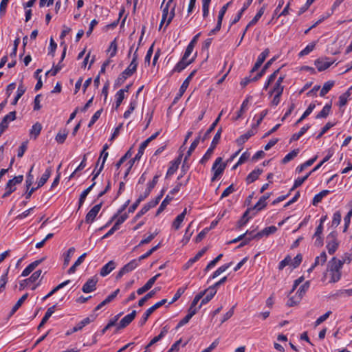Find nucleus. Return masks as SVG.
Returning a JSON list of instances; mask_svg holds the SVG:
<instances>
[{
    "label": "nucleus",
    "mask_w": 352,
    "mask_h": 352,
    "mask_svg": "<svg viewBox=\"0 0 352 352\" xmlns=\"http://www.w3.org/2000/svg\"><path fill=\"white\" fill-rule=\"evenodd\" d=\"M342 268V264L341 260L336 258V257L332 258L327 264V272L324 273L323 279L327 276V274L329 272L330 275L329 283H336L340 278L342 276L341 269Z\"/></svg>",
    "instance_id": "nucleus-1"
},
{
    "label": "nucleus",
    "mask_w": 352,
    "mask_h": 352,
    "mask_svg": "<svg viewBox=\"0 0 352 352\" xmlns=\"http://www.w3.org/2000/svg\"><path fill=\"white\" fill-rule=\"evenodd\" d=\"M316 159H317V156H315L314 157L307 160V162H305L300 166H298L296 168V171L298 173H301L305 168H306L308 166H311L314 163V162L316 160Z\"/></svg>",
    "instance_id": "nucleus-40"
},
{
    "label": "nucleus",
    "mask_w": 352,
    "mask_h": 352,
    "mask_svg": "<svg viewBox=\"0 0 352 352\" xmlns=\"http://www.w3.org/2000/svg\"><path fill=\"white\" fill-rule=\"evenodd\" d=\"M8 270L1 276L0 278V293L4 289L5 286L8 282Z\"/></svg>",
    "instance_id": "nucleus-55"
},
{
    "label": "nucleus",
    "mask_w": 352,
    "mask_h": 352,
    "mask_svg": "<svg viewBox=\"0 0 352 352\" xmlns=\"http://www.w3.org/2000/svg\"><path fill=\"white\" fill-rule=\"evenodd\" d=\"M194 60V57L191 59L186 60L182 58V60L175 65L173 69L174 72H180L182 70L185 69L188 65H190Z\"/></svg>",
    "instance_id": "nucleus-18"
},
{
    "label": "nucleus",
    "mask_w": 352,
    "mask_h": 352,
    "mask_svg": "<svg viewBox=\"0 0 352 352\" xmlns=\"http://www.w3.org/2000/svg\"><path fill=\"white\" fill-rule=\"evenodd\" d=\"M23 179V175L14 177L13 179H10L6 186V192L3 195V198L8 197L11 193L16 190L15 186L22 182Z\"/></svg>",
    "instance_id": "nucleus-4"
},
{
    "label": "nucleus",
    "mask_w": 352,
    "mask_h": 352,
    "mask_svg": "<svg viewBox=\"0 0 352 352\" xmlns=\"http://www.w3.org/2000/svg\"><path fill=\"white\" fill-rule=\"evenodd\" d=\"M349 96H350V93L349 91H347V92L342 94L339 97V106L340 107H343L347 103L348 98L349 97Z\"/></svg>",
    "instance_id": "nucleus-56"
},
{
    "label": "nucleus",
    "mask_w": 352,
    "mask_h": 352,
    "mask_svg": "<svg viewBox=\"0 0 352 352\" xmlns=\"http://www.w3.org/2000/svg\"><path fill=\"white\" fill-rule=\"evenodd\" d=\"M331 314V311H328L327 312H326L324 314H323L322 316H320L315 322V326H318L319 324H320L321 323H322L323 322H324L329 317V316Z\"/></svg>",
    "instance_id": "nucleus-59"
},
{
    "label": "nucleus",
    "mask_w": 352,
    "mask_h": 352,
    "mask_svg": "<svg viewBox=\"0 0 352 352\" xmlns=\"http://www.w3.org/2000/svg\"><path fill=\"white\" fill-rule=\"evenodd\" d=\"M139 265L138 261L136 259H133L129 263L124 265L122 268L119 271L116 276V279H120L124 274L129 273L133 270H135Z\"/></svg>",
    "instance_id": "nucleus-7"
},
{
    "label": "nucleus",
    "mask_w": 352,
    "mask_h": 352,
    "mask_svg": "<svg viewBox=\"0 0 352 352\" xmlns=\"http://www.w3.org/2000/svg\"><path fill=\"white\" fill-rule=\"evenodd\" d=\"M87 254H82L74 263V264L68 270L69 274H73L76 272L77 267H78L85 260Z\"/></svg>",
    "instance_id": "nucleus-28"
},
{
    "label": "nucleus",
    "mask_w": 352,
    "mask_h": 352,
    "mask_svg": "<svg viewBox=\"0 0 352 352\" xmlns=\"http://www.w3.org/2000/svg\"><path fill=\"white\" fill-rule=\"evenodd\" d=\"M41 129V124H39L38 122L35 123L30 129V136L34 137V138L36 139L37 136L40 134Z\"/></svg>",
    "instance_id": "nucleus-29"
},
{
    "label": "nucleus",
    "mask_w": 352,
    "mask_h": 352,
    "mask_svg": "<svg viewBox=\"0 0 352 352\" xmlns=\"http://www.w3.org/2000/svg\"><path fill=\"white\" fill-rule=\"evenodd\" d=\"M253 0H248L247 2H245L244 4H243V8H241V10L239 12V13L237 14V15L235 16V18L233 19V21H232V24H234L236 23H237L240 19L241 18V16L243 14V13L245 12V10L250 6V5L252 3Z\"/></svg>",
    "instance_id": "nucleus-25"
},
{
    "label": "nucleus",
    "mask_w": 352,
    "mask_h": 352,
    "mask_svg": "<svg viewBox=\"0 0 352 352\" xmlns=\"http://www.w3.org/2000/svg\"><path fill=\"white\" fill-rule=\"evenodd\" d=\"M222 256H223L222 254H219L214 259L211 261L208 264V265L206 266L205 270L208 271V270H210L211 268L214 267L216 265V264L218 263V261L222 258Z\"/></svg>",
    "instance_id": "nucleus-61"
},
{
    "label": "nucleus",
    "mask_w": 352,
    "mask_h": 352,
    "mask_svg": "<svg viewBox=\"0 0 352 352\" xmlns=\"http://www.w3.org/2000/svg\"><path fill=\"white\" fill-rule=\"evenodd\" d=\"M181 158H182V155H179L178 159L176 161L171 162V164L169 166L168 171H167V175H172L176 172V170H177V168L179 167V164L180 163Z\"/></svg>",
    "instance_id": "nucleus-26"
},
{
    "label": "nucleus",
    "mask_w": 352,
    "mask_h": 352,
    "mask_svg": "<svg viewBox=\"0 0 352 352\" xmlns=\"http://www.w3.org/2000/svg\"><path fill=\"white\" fill-rule=\"evenodd\" d=\"M330 192L328 190H322L318 194L316 195L313 199V205L316 206L320 203L322 198L327 196Z\"/></svg>",
    "instance_id": "nucleus-30"
},
{
    "label": "nucleus",
    "mask_w": 352,
    "mask_h": 352,
    "mask_svg": "<svg viewBox=\"0 0 352 352\" xmlns=\"http://www.w3.org/2000/svg\"><path fill=\"white\" fill-rule=\"evenodd\" d=\"M195 73H196V70L192 71L190 74V75L186 78V80L183 82V83L179 89V96H178V97L176 98V99L181 97L183 95V94L185 92L186 89H187V87L189 85L190 81L191 80L192 78L193 77V76L195 75Z\"/></svg>",
    "instance_id": "nucleus-17"
},
{
    "label": "nucleus",
    "mask_w": 352,
    "mask_h": 352,
    "mask_svg": "<svg viewBox=\"0 0 352 352\" xmlns=\"http://www.w3.org/2000/svg\"><path fill=\"white\" fill-rule=\"evenodd\" d=\"M222 113H223V111H221L219 113V115L217 117V118L214 120V122L211 124V126L209 127V129L205 133V134H204V137L202 138V141H204L205 140H206L208 138V136L210 134V133H212L214 131L215 126H217V124H218V122L220 120V118H221V116Z\"/></svg>",
    "instance_id": "nucleus-27"
},
{
    "label": "nucleus",
    "mask_w": 352,
    "mask_h": 352,
    "mask_svg": "<svg viewBox=\"0 0 352 352\" xmlns=\"http://www.w3.org/2000/svg\"><path fill=\"white\" fill-rule=\"evenodd\" d=\"M137 66H138V63H134V61H131L130 65L123 72L124 74L127 75L129 77L132 76L133 74V73L136 71Z\"/></svg>",
    "instance_id": "nucleus-33"
},
{
    "label": "nucleus",
    "mask_w": 352,
    "mask_h": 352,
    "mask_svg": "<svg viewBox=\"0 0 352 352\" xmlns=\"http://www.w3.org/2000/svg\"><path fill=\"white\" fill-rule=\"evenodd\" d=\"M214 148L212 147H210L205 155L203 156L201 160H200V163L205 164L212 156L213 153Z\"/></svg>",
    "instance_id": "nucleus-57"
},
{
    "label": "nucleus",
    "mask_w": 352,
    "mask_h": 352,
    "mask_svg": "<svg viewBox=\"0 0 352 352\" xmlns=\"http://www.w3.org/2000/svg\"><path fill=\"white\" fill-rule=\"evenodd\" d=\"M200 135H199L193 142L191 144L188 152H187V155L186 156L185 159H184V162L187 160V158L188 157H189L192 152L195 149V148L197 146L199 142V140H200Z\"/></svg>",
    "instance_id": "nucleus-45"
},
{
    "label": "nucleus",
    "mask_w": 352,
    "mask_h": 352,
    "mask_svg": "<svg viewBox=\"0 0 352 352\" xmlns=\"http://www.w3.org/2000/svg\"><path fill=\"white\" fill-rule=\"evenodd\" d=\"M270 51L268 49L265 50L258 57V59L254 64V66L251 70V73L256 71L263 64L267 56L269 55Z\"/></svg>",
    "instance_id": "nucleus-13"
},
{
    "label": "nucleus",
    "mask_w": 352,
    "mask_h": 352,
    "mask_svg": "<svg viewBox=\"0 0 352 352\" xmlns=\"http://www.w3.org/2000/svg\"><path fill=\"white\" fill-rule=\"evenodd\" d=\"M327 254L325 252H321L320 256H317L315 258V261L314 263V267H316L317 265L321 264L323 265L327 261Z\"/></svg>",
    "instance_id": "nucleus-39"
},
{
    "label": "nucleus",
    "mask_w": 352,
    "mask_h": 352,
    "mask_svg": "<svg viewBox=\"0 0 352 352\" xmlns=\"http://www.w3.org/2000/svg\"><path fill=\"white\" fill-rule=\"evenodd\" d=\"M43 258H41L40 260H36L32 263H30L27 267L24 269V270L22 272L21 276H28L38 265H40L43 261Z\"/></svg>",
    "instance_id": "nucleus-16"
},
{
    "label": "nucleus",
    "mask_w": 352,
    "mask_h": 352,
    "mask_svg": "<svg viewBox=\"0 0 352 352\" xmlns=\"http://www.w3.org/2000/svg\"><path fill=\"white\" fill-rule=\"evenodd\" d=\"M173 0H169L167 3V4L166 5V6L163 8V10H162V21H161V23H160V27H162V24L166 21V25H168L174 15H175V7H173L172 8V10L171 12L169 13L168 12V7L170 4V3L173 1Z\"/></svg>",
    "instance_id": "nucleus-5"
},
{
    "label": "nucleus",
    "mask_w": 352,
    "mask_h": 352,
    "mask_svg": "<svg viewBox=\"0 0 352 352\" xmlns=\"http://www.w3.org/2000/svg\"><path fill=\"white\" fill-rule=\"evenodd\" d=\"M157 292V289H153L151 292H149L147 294H146L143 298H142L139 302L138 305L142 307L144 305V303L151 298H152Z\"/></svg>",
    "instance_id": "nucleus-43"
},
{
    "label": "nucleus",
    "mask_w": 352,
    "mask_h": 352,
    "mask_svg": "<svg viewBox=\"0 0 352 352\" xmlns=\"http://www.w3.org/2000/svg\"><path fill=\"white\" fill-rule=\"evenodd\" d=\"M116 108L118 109L124 98V94H123V91H118L116 95Z\"/></svg>",
    "instance_id": "nucleus-58"
},
{
    "label": "nucleus",
    "mask_w": 352,
    "mask_h": 352,
    "mask_svg": "<svg viewBox=\"0 0 352 352\" xmlns=\"http://www.w3.org/2000/svg\"><path fill=\"white\" fill-rule=\"evenodd\" d=\"M136 316V311H133L131 314L125 316L120 322L119 324L117 327V329H120L126 327L129 325L135 318Z\"/></svg>",
    "instance_id": "nucleus-12"
},
{
    "label": "nucleus",
    "mask_w": 352,
    "mask_h": 352,
    "mask_svg": "<svg viewBox=\"0 0 352 352\" xmlns=\"http://www.w3.org/2000/svg\"><path fill=\"white\" fill-rule=\"evenodd\" d=\"M338 234L333 231L327 237V249L329 254H333L338 250L340 241L337 239Z\"/></svg>",
    "instance_id": "nucleus-2"
},
{
    "label": "nucleus",
    "mask_w": 352,
    "mask_h": 352,
    "mask_svg": "<svg viewBox=\"0 0 352 352\" xmlns=\"http://www.w3.org/2000/svg\"><path fill=\"white\" fill-rule=\"evenodd\" d=\"M102 207V203L98 204L94 206L87 214L85 217V222L87 223H91L95 220L96 216L98 215L99 211L100 210Z\"/></svg>",
    "instance_id": "nucleus-9"
},
{
    "label": "nucleus",
    "mask_w": 352,
    "mask_h": 352,
    "mask_svg": "<svg viewBox=\"0 0 352 352\" xmlns=\"http://www.w3.org/2000/svg\"><path fill=\"white\" fill-rule=\"evenodd\" d=\"M98 283V278L93 277L87 280V281L82 286V290L85 293H89L96 289V284Z\"/></svg>",
    "instance_id": "nucleus-10"
},
{
    "label": "nucleus",
    "mask_w": 352,
    "mask_h": 352,
    "mask_svg": "<svg viewBox=\"0 0 352 352\" xmlns=\"http://www.w3.org/2000/svg\"><path fill=\"white\" fill-rule=\"evenodd\" d=\"M315 104L314 103H311L302 116L296 121V125L300 124L304 119H305L315 108Z\"/></svg>",
    "instance_id": "nucleus-31"
},
{
    "label": "nucleus",
    "mask_w": 352,
    "mask_h": 352,
    "mask_svg": "<svg viewBox=\"0 0 352 352\" xmlns=\"http://www.w3.org/2000/svg\"><path fill=\"white\" fill-rule=\"evenodd\" d=\"M202 1V9H203V16L204 17H206L209 14V6L211 0H201Z\"/></svg>",
    "instance_id": "nucleus-51"
},
{
    "label": "nucleus",
    "mask_w": 352,
    "mask_h": 352,
    "mask_svg": "<svg viewBox=\"0 0 352 352\" xmlns=\"http://www.w3.org/2000/svg\"><path fill=\"white\" fill-rule=\"evenodd\" d=\"M315 46H316V42H312L311 43H309V45H307L306 46V47L305 49H303L300 53H299V56H306L307 54H309L310 52H311L314 48H315Z\"/></svg>",
    "instance_id": "nucleus-41"
},
{
    "label": "nucleus",
    "mask_w": 352,
    "mask_h": 352,
    "mask_svg": "<svg viewBox=\"0 0 352 352\" xmlns=\"http://www.w3.org/2000/svg\"><path fill=\"white\" fill-rule=\"evenodd\" d=\"M168 329L167 328V327H163L160 333L157 336L154 337L151 340V344H155L156 342L160 341L162 338H164L165 336V335L168 333Z\"/></svg>",
    "instance_id": "nucleus-49"
},
{
    "label": "nucleus",
    "mask_w": 352,
    "mask_h": 352,
    "mask_svg": "<svg viewBox=\"0 0 352 352\" xmlns=\"http://www.w3.org/2000/svg\"><path fill=\"white\" fill-rule=\"evenodd\" d=\"M108 155H109L108 152L104 151H101L100 159L102 158V163H101V165H100L99 169L96 171V173H94L93 180H94L99 175V174L103 169L104 164L108 157Z\"/></svg>",
    "instance_id": "nucleus-24"
},
{
    "label": "nucleus",
    "mask_w": 352,
    "mask_h": 352,
    "mask_svg": "<svg viewBox=\"0 0 352 352\" xmlns=\"http://www.w3.org/2000/svg\"><path fill=\"white\" fill-rule=\"evenodd\" d=\"M74 252H75V248L73 247L70 248L67 250V252L65 256V258H64V265H67L69 264V263L70 262L71 257L74 254Z\"/></svg>",
    "instance_id": "nucleus-53"
},
{
    "label": "nucleus",
    "mask_w": 352,
    "mask_h": 352,
    "mask_svg": "<svg viewBox=\"0 0 352 352\" xmlns=\"http://www.w3.org/2000/svg\"><path fill=\"white\" fill-rule=\"evenodd\" d=\"M28 296V294H25L21 297V298L16 302V304L12 307L10 315L14 314L16 311V310L21 306L23 302L27 299Z\"/></svg>",
    "instance_id": "nucleus-42"
},
{
    "label": "nucleus",
    "mask_w": 352,
    "mask_h": 352,
    "mask_svg": "<svg viewBox=\"0 0 352 352\" xmlns=\"http://www.w3.org/2000/svg\"><path fill=\"white\" fill-rule=\"evenodd\" d=\"M16 118V112H10L8 115L4 116L1 122L0 123V137L3 133L4 131L8 128L10 122L14 120Z\"/></svg>",
    "instance_id": "nucleus-8"
},
{
    "label": "nucleus",
    "mask_w": 352,
    "mask_h": 352,
    "mask_svg": "<svg viewBox=\"0 0 352 352\" xmlns=\"http://www.w3.org/2000/svg\"><path fill=\"white\" fill-rule=\"evenodd\" d=\"M331 104H327L322 108L321 111L320 113H318V114L316 116V118L319 119V118H326L329 114L330 111H331Z\"/></svg>",
    "instance_id": "nucleus-36"
},
{
    "label": "nucleus",
    "mask_w": 352,
    "mask_h": 352,
    "mask_svg": "<svg viewBox=\"0 0 352 352\" xmlns=\"http://www.w3.org/2000/svg\"><path fill=\"white\" fill-rule=\"evenodd\" d=\"M204 292H205V294H206V296L202 299L201 302V305L208 303L217 293L216 290H214L213 287H210Z\"/></svg>",
    "instance_id": "nucleus-21"
},
{
    "label": "nucleus",
    "mask_w": 352,
    "mask_h": 352,
    "mask_svg": "<svg viewBox=\"0 0 352 352\" xmlns=\"http://www.w3.org/2000/svg\"><path fill=\"white\" fill-rule=\"evenodd\" d=\"M166 299H163L157 303H155L154 305L148 308L146 312L144 313V316H142V319L140 321V324L141 326L144 325L146 322L147 321L148 317L151 314H153V311H155L157 309L160 308L161 306L164 305L166 302Z\"/></svg>",
    "instance_id": "nucleus-6"
},
{
    "label": "nucleus",
    "mask_w": 352,
    "mask_h": 352,
    "mask_svg": "<svg viewBox=\"0 0 352 352\" xmlns=\"http://www.w3.org/2000/svg\"><path fill=\"white\" fill-rule=\"evenodd\" d=\"M116 267V263L113 261H110L108 263L104 265L100 270V274L102 276H105L113 271Z\"/></svg>",
    "instance_id": "nucleus-20"
},
{
    "label": "nucleus",
    "mask_w": 352,
    "mask_h": 352,
    "mask_svg": "<svg viewBox=\"0 0 352 352\" xmlns=\"http://www.w3.org/2000/svg\"><path fill=\"white\" fill-rule=\"evenodd\" d=\"M302 259V255L298 254L294 258L293 260L292 259V261L290 262V265H292L294 268H296L300 264Z\"/></svg>",
    "instance_id": "nucleus-64"
},
{
    "label": "nucleus",
    "mask_w": 352,
    "mask_h": 352,
    "mask_svg": "<svg viewBox=\"0 0 352 352\" xmlns=\"http://www.w3.org/2000/svg\"><path fill=\"white\" fill-rule=\"evenodd\" d=\"M277 230V228L274 226H272L270 227H267L263 229L262 231L258 232L257 234L254 235V238L261 239L263 236H267L271 234L274 233Z\"/></svg>",
    "instance_id": "nucleus-14"
},
{
    "label": "nucleus",
    "mask_w": 352,
    "mask_h": 352,
    "mask_svg": "<svg viewBox=\"0 0 352 352\" xmlns=\"http://www.w3.org/2000/svg\"><path fill=\"white\" fill-rule=\"evenodd\" d=\"M91 321L92 320L89 317L85 318L73 328L72 332H76L81 330L85 326L89 324Z\"/></svg>",
    "instance_id": "nucleus-35"
},
{
    "label": "nucleus",
    "mask_w": 352,
    "mask_h": 352,
    "mask_svg": "<svg viewBox=\"0 0 352 352\" xmlns=\"http://www.w3.org/2000/svg\"><path fill=\"white\" fill-rule=\"evenodd\" d=\"M263 173L262 169H255L253 171H252L247 177L246 182L248 184H250L254 182L255 180H256L258 177V176Z\"/></svg>",
    "instance_id": "nucleus-22"
},
{
    "label": "nucleus",
    "mask_w": 352,
    "mask_h": 352,
    "mask_svg": "<svg viewBox=\"0 0 352 352\" xmlns=\"http://www.w3.org/2000/svg\"><path fill=\"white\" fill-rule=\"evenodd\" d=\"M172 200V197H170L169 195H167L166 197L163 200L161 205L160 206L157 214H159L162 211L164 210V209L166 207V206L170 203V201Z\"/></svg>",
    "instance_id": "nucleus-52"
},
{
    "label": "nucleus",
    "mask_w": 352,
    "mask_h": 352,
    "mask_svg": "<svg viewBox=\"0 0 352 352\" xmlns=\"http://www.w3.org/2000/svg\"><path fill=\"white\" fill-rule=\"evenodd\" d=\"M251 211V208H248L247 210L243 213L241 218L237 221L236 226L238 228H241L244 226L248 222V221L252 217V216L255 214V213H254L252 216L249 217L248 214Z\"/></svg>",
    "instance_id": "nucleus-19"
},
{
    "label": "nucleus",
    "mask_w": 352,
    "mask_h": 352,
    "mask_svg": "<svg viewBox=\"0 0 352 352\" xmlns=\"http://www.w3.org/2000/svg\"><path fill=\"white\" fill-rule=\"evenodd\" d=\"M264 12H265V8H264V7H262V8H261L258 11V12L256 13V14L255 15V16H254V18H253V19L250 21V23H249L248 24V25L246 26L245 30V31L243 32V35H242V37H241V41L243 39V36H244V35H245V32H246L247 30H248L250 27H251V26H252V25H255V24L257 23V21L259 20V19H260V18L262 16V15L263 14Z\"/></svg>",
    "instance_id": "nucleus-15"
},
{
    "label": "nucleus",
    "mask_w": 352,
    "mask_h": 352,
    "mask_svg": "<svg viewBox=\"0 0 352 352\" xmlns=\"http://www.w3.org/2000/svg\"><path fill=\"white\" fill-rule=\"evenodd\" d=\"M333 64L329 58H318L315 61V65L319 72L324 71L329 68Z\"/></svg>",
    "instance_id": "nucleus-11"
},
{
    "label": "nucleus",
    "mask_w": 352,
    "mask_h": 352,
    "mask_svg": "<svg viewBox=\"0 0 352 352\" xmlns=\"http://www.w3.org/2000/svg\"><path fill=\"white\" fill-rule=\"evenodd\" d=\"M341 217V212L340 211L336 212L333 216L332 226L337 227L340 223Z\"/></svg>",
    "instance_id": "nucleus-50"
},
{
    "label": "nucleus",
    "mask_w": 352,
    "mask_h": 352,
    "mask_svg": "<svg viewBox=\"0 0 352 352\" xmlns=\"http://www.w3.org/2000/svg\"><path fill=\"white\" fill-rule=\"evenodd\" d=\"M221 131H222L221 129H219L217 131V132L216 133L214 137L213 138V140L212 141L210 147H212L213 148H214L216 147V146L217 145V144L219 142V140H220V138H221Z\"/></svg>",
    "instance_id": "nucleus-60"
},
{
    "label": "nucleus",
    "mask_w": 352,
    "mask_h": 352,
    "mask_svg": "<svg viewBox=\"0 0 352 352\" xmlns=\"http://www.w3.org/2000/svg\"><path fill=\"white\" fill-rule=\"evenodd\" d=\"M118 50L116 40H113L111 43L107 50V52L110 53V58L116 56Z\"/></svg>",
    "instance_id": "nucleus-47"
},
{
    "label": "nucleus",
    "mask_w": 352,
    "mask_h": 352,
    "mask_svg": "<svg viewBox=\"0 0 352 352\" xmlns=\"http://www.w3.org/2000/svg\"><path fill=\"white\" fill-rule=\"evenodd\" d=\"M55 305L47 309L44 317L41 320V324H45L55 311Z\"/></svg>",
    "instance_id": "nucleus-48"
},
{
    "label": "nucleus",
    "mask_w": 352,
    "mask_h": 352,
    "mask_svg": "<svg viewBox=\"0 0 352 352\" xmlns=\"http://www.w3.org/2000/svg\"><path fill=\"white\" fill-rule=\"evenodd\" d=\"M310 128L309 125L302 127L298 133H294L291 138V142L298 140Z\"/></svg>",
    "instance_id": "nucleus-38"
},
{
    "label": "nucleus",
    "mask_w": 352,
    "mask_h": 352,
    "mask_svg": "<svg viewBox=\"0 0 352 352\" xmlns=\"http://www.w3.org/2000/svg\"><path fill=\"white\" fill-rule=\"evenodd\" d=\"M226 166V164L223 162L222 157H219L216 159L212 167V171L213 172V177L211 179L212 182L215 181L219 176L222 175Z\"/></svg>",
    "instance_id": "nucleus-3"
},
{
    "label": "nucleus",
    "mask_w": 352,
    "mask_h": 352,
    "mask_svg": "<svg viewBox=\"0 0 352 352\" xmlns=\"http://www.w3.org/2000/svg\"><path fill=\"white\" fill-rule=\"evenodd\" d=\"M232 265V263L223 265L219 267L212 274V278H214L219 276L221 274L224 272L227 269H228Z\"/></svg>",
    "instance_id": "nucleus-46"
},
{
    "label": "nucleus",
    "mask_w": 352,
    "mask_h": 352,
    "mask_svg": "<svg viewBox=\"0 0 352 352\" xmlns=\"http://www.w3.org/2000/svg\"><path fill=\"white\" fill-rule=\"evenodd\" d=\"M137 102L133 100L130 102L129 109L124 113V118H128L136 107Z\"/></svg>",
    "instance_id": "nucleus-54"
},
{
    "label": "nucleus",
    "mask_w": 352,
    "mask_h": 352,
    "mask_svg": "<svg viewBox=\"0 0 352 352\" xmlns=\"http://www.w3.org/2000/svg\"><path fill=\"white\" fill-rule=\"evenodd\" d=\"M70 282L69 280H67L66 281H64L63 283L59 284L58 285H57L56 287H54L48 294H47L45 296H44L43 298V300H46L47 298H50V296H52L54 293H56L57 291H58L59 289H60L61 288L64 287L65 286H66L67 285L69 284V283Z\"/></svg>",
    "instance_id": "nucleus-32"
},
{
    "label": "nucleus",
    "mask_w": 352,
    "mask_h": 352,
    "mask_svg": "<svg viewBox=\"0 0 352 352\" xmlns=\"http://www.w3.org/2000/svg\"><path fill=\"white\" fill-rule=\"evenodd\" d=\"M333 85H334V82L333 81L326 82L324 84L322 89L320 90V96L322 97L324 96L331 90V89L333 87Z\"/></svg>",
    "instance_id": "nucleus-34"
},
{
    "label": "nucleus",
    "mask_w": 352,
    "mask_h": 352,
    "mask_svg": "<svg viewBox=\"0 0 352 352\" xmlns=\"http://www.w3.org/2000/svg\"><path fill=\"white\" fill-rule=\"evenodd\" d=\"M299 153V149H294L292 152L287 154L285 157L283 159L282 162L283 164H286L293 160Z\"/></svg>",
    "instance_id": "nucleus-44"
},
{
    "label": "nucleus",
    "mask_w": 352,
    "mask_h": 352,
    "mask_svg": "<svg viewBox=\"0 0 352 352\" xmlns=\"http://www.w3.org/2000/svg\"><path fill=\"white\" fill-rule=\"evenodd\" d=\"M41 272V270H37L35 272H34L29 278L23 280V281L34 283L40 277Z\"/></svg>",
    "instance_id": "nucleus-63"
},
{
    "label": "nucleus",
    "mask_w": 352,
    "mask_h": 352,
    "mask_svg": "<svg viewBox=\"0 0 352 352\" xmlns=\"http://www.w3.org/2000/svg\"><path fill=\"white\" fill-rule=\"evenodd\" d=\"M254 135L252 130L248 131L246 133L241 135L237 140L236 142L238 144L241 145L244 144L251 136Z\"/></svg>",
    "instance_id": "nucleus-37"
},
{
    "label": "nucleus",
    "mask_w": 352,
    "mask_h": 352,
    "mask_svg": "<svg viewBox=\"0 0 352 352\" xmlns=\"http://www.w3.org/2000/svg\"><path fill=\"white\" fill-rule=\"evenodd\" d=\"M184 219V214H179L173 221V227L175 228V229L176 230L179 229Z\"/></svg>",
    "instance_id": "nucleus-62"
},
{
    "label": "nucleus",
    "mask_w": 352,
    "mask_h": 352,
    "mask_svg": "<svg viewBox=\"0 0 352 352\" xmlns=\"http://www.w3.org/2000/svg\"><path fill=\"white\" fill-rule=\"evenodd\" d=\"M51 173H52V168L49 167L45 170V173L43 174L41 177L38 180L37 188H40V187L43 186L46 183V182L50 177Z\"/></svg>",
    "instance_id": "nucleus-23"
}]
</instances>
